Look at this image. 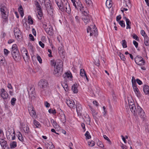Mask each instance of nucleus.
<instances>
[{
	"label": "nucleus",
	"mask_w": 149,
	"mask_h": 149,
	"mask_svg": "<svg viewBox=\"0 0 149 149\" xmlns=\"http://www.w3.org/2000/svg\"><path fill=\"white\" fill-rule=\"evenodd\" d=\"M76 107V111L77 113H80V112L82 110L81 105L79 104H77Z\"/></svg>",
	"instance_id": "nucleus-31"
},
{
	"label": "nucleus",
	"mask_w": 149,
	"mask_h": 149,
	"mask_svg": "<svg viewBox=\"0 0 149 149\" xmlns=\"http://www.w3.org/2000/svg\"><path fill=\"white\" fill-rule=\"evenodd\" d=\"M19 135V136L18 137V138L19 139L20 141H23V138L22 136V135L21 133L20 132H19V135Z\"/></svg>",
	"instance_id": "nucleus-56"
},
{
	"label": "nucleus",
	"mask_w": 149,
	"mask_h": 149,
	"mask_svg": "<svg viewBox=\"0 0 149 149\" xmlns=\"http://www.w3.org/2000/svg\"><path fill=\"white\" fill-rule=\"evenodd\" d=\"M95 64L97 66H99L100 65V61L98 58H96L95 60Z\"/></svg>",
	"instance_id": "nucleus-54"
},
{
	"label": "nucleus",
	"mask_w": 149,
	"mask_h": 149,
	"mask_svg": "<svg viewBox=\"0 0 149 149\" xmlns=\"http://www.w3.org/2000/svg\"><path fill=\"white\" fill-rule=\"evenodd\" d=\"M28 20H29V23L32 24L33 23V21L31 17L30 16H29L28 17Z\"/></svg>",
	"instance_id": "nucleus-51"
},
{
	"label": "nucleus",
	"mask_w": 149,
	"mask_h": 149,
	"mask_svg": "<svg viewBox=\"0 0 149 149\" xmlns=\"http://www.w3.org/2000/svg\"><path fill=\"white\" fill-rule=\"evenodd\" d=\"M34 4L36 6V9L37 10H39L42 9L40 6L37 1H35Z\"/></svg>",
	"instance_id": "nucleus-26"
},
{
	"label": "nucleus",
	"mask_w": 149,
	"mask_h": 149,
	"mask_svg": "<svg viewBox=\"0 0 149 149\" xmlns=\"http://www.w3.org/2000/svg\"><path fill=\"white\" fill-rule=\"evenodd\" d=\"M0 93L1 96L4 100L7 99L8 98V94L4 88L1 89Z\"/></svg>",
	"instance_id": "nucleus-11"
},
{
	"label": "nucleus",
	"mask_w": 149,
	"mask_h": 149,
	"mask_svg": "<svg viewBox=\"0 0 149 149\" xmlns=\"http://www.w3.org/2000/svg\"><path fill=\"white\" fill-rule=\"evenodd\" d=\"M60 119L61 121L63 123H65L66 121V119L65 114L63 113H62L61 115Z\"/></svg>",
	"instance_id": "nucleus-27"
},
{
	"label": "nucleus",
	"mask_w": 149,
	"mask_h": 149,
	"mask_svg": "<svg viewBox=\"0 0 149 149\" xmlns=\"http://www.w3.org/2000/svg\"><path fill=\"white\" fill-rule=\"evenodd\" d=\"M37 59L40 63H42V59L38 55L37 56Z\"/></svg>",
	"instance_id": "nucleus-63"
},
{
	"label": "nucleus",
	"mask_w": 149,
	"mask_h": 149,
	"mask_svg": "<svg viewBox=\"0 0 149 149\" xmlns=\"http://www.w3.org/2000/svg\"><path fill=\"white\" fill-rule=\"evenodd\" d=\"M29 88V90L28 89H27L29 97L31 100L34 99L36 95L35 88L32 86H31Z\"/></svg>",
	"instance_id": "nucleus-6"
},
{
	"label": "nucleus",
	"mask_w": 149,
	"mask_h": 149,
	"mask_svg": "<svg viewBox=\"0 0 149 149\" xmlns=\"http://www.w3.org/2000/svg\"><path fill=\"white\" fill-rule=\"evenodd\" d=\"M111 2L110 0H107L106 2V5L108 8H111L112 6Z\"/></svg>",
	"instance_id": "nucleus-35"
},
{
	"label": "nucleus",
	"mask_w": 149,
	"mask_h": 149,
	"mask_svg": "<svg viewBox=\"0 0 149 149\" xmlns=\"http://www.w3.org/2000/svg\"><path fill=\"white\" fill-rule=\"evenodd\" d=\"M38 11V15L37 16L39 19L41 20L42 18V17L43 16V13L42 9L39 10Z\"/></svg>",
	"instance_id": "nucleus-24"
},
{
	"label": "nucleus",
	"mask_w": 149,
	"mask_h": 149,
	"mask_svg": "<svg viewBox=\"0 0 149 149\" xmlns=\"http://www.w3.org/2000/svg\"><path fill=\"white\" fill-rule=\"evenodd\" d=\"M0 9L3 21L5 23L8 22V10L6 7L3 5L0 6Z\"/></svg>",
	"instance_id": "nucleus-2"
},
{
	"label": "nucleus",
	"mask_w": 149,
	"mask_h": 149,
	"mask_svg": "<svg viewBox=\"0 0 149 149\" xmlns=\"http://www.w3.org/2000/svg\"><path fill=\"white\" fill-rule=\"evenodd\" d=\"M33 124L36 127H41V125L40 123L36 120H33Z\"/></svg>",
	"instance_id": "nucleus-37"
},
{
	"label": "nucleus",
	"mask_w": 149,
	"mask_h": 149,
	"mask_svg": "<svg viewBox=\"0 0 149 149\" xmlns=\"http://www.w3.org/2000/svg\"><path fill=\"white\" fill-rule=\"evenodd\" d=\"M118 23L122 27L124 28L125 27V22L123 21H120L118 22Z\"/></svg>",
	"instance_id": "nucleus-46"
},
{
	"label": "nucleus",
	"mask_w": 149,
	"mask_h": 149,
	"mask_svg": "<svg viewBox=\"0 0 149 149\" xmlns=\"http://www.w3.org/2000/svg\"><path fill=\"white\" fill-rule=\"evenodd\" d=\"M77 84H74L72 87V89L74 93H77L78 92V90L77 87Z\"/></svg>",
	"instance_id": "nucleus-20"
},
{
	"label": "nucleus",
	"mask_w": 149,
	"mask_h": 149,
	"mask_svg": "<svg viewBox=\"0 0 149 149\" xmlns=\"http://www.w3.org/2000/svg\"><path fill=\"white\" fill-rule=\"evenodd\" d=\"M46 32L50 36H52L53 34V30L52 27L49 26L47 28L45 29Z\"/></svg>",
	"instance_id": "nucleus-13"
},
{
	"label": "nucleus",
	"mask_w": 149,
	"mask_h": 149,
	"mask_svg": "<svg viewBox=\"0 0 149 149\" xmlns=\"http://www.w3.org/2000/svg\"><path fill=\"white\" fill-rule=\"evenodd\" d=\"M16 100V99L15 98H13L12 99L10 102L12 105L14 106L15 104V102Z\"/></svg>",
	"instance_id": "nucleus-50"
},
{
	"label": "nucleus",
	"mask_w": 149,
	"mask_h": 149,
	"mask_svg": "<svg viewBox=\"0 0 149 149\" xmlns=\"http://www.w3.org/2000/svg\"><path fill=\"white\" fill-rule=\"evenodd\" d=\"M63 77L64 78L67 79L69 77L72 78V75L70 72H67L63 74Z\"/></svg>",
	"instance_id": "nucleus-19"
},
{
	"label": "nucleus",
	"mask_w": 149,
	"mask_h": 149,
	"mask_svg": "<svg viewBox=\"0 0 149 149\" xmlns=\"http://www.w3.org/2000/svg\"><path fill=\"white\" fill-rule=\"evenodd\" d=\"M23 130L26 133L28 134L29 131V128L27 125L25 127H24Z\"/></svg>",
	"instance_id": "nucleus-45"
},
{
	"label": "nucleus",
	"mask_w": 149,
	"mask_h": 149,
	"mask_svg": "<svg viewBox=\"0 0 149 149\" xmlns=\"http://www.w3.org/2000/svg\"><path fill=\"white\" fill-rule=\"evenodd\" d=\"M12 51L11 52H14L16 51H19L17 49V47L15 44L13 45L12 47Z\"/></svg>",
	"instance_id": "nucleus-33"
},
{
	"label": "nucleus",
	"mask_w": 149,
	"mask_h": 149,
	"mask_svg": "<svg viewBox=\"0 0 149 149\" xmlns=\"http://www.w3.org/2000/svg\"><path fill=\"white\" fill-rule=\"evenodd\" d=\"M56 2L60 9L62 8V5L63 3L61 0H55Z\"/></svg>",
	"instance_id": "nucleus-23"
},
{
	"label": "nucleus",
	"mask_w": 149,
	"mask_h": 149,
	"mask_svg": "<svg viewBox=\"0 0 149 149\" xmlns=\"http://www.w3.org/2000/svg\"><path fill=\"white\" fill-rule=\"evenodd\" d=\"M62 7H63L62 8H61L60 9L61 10V11H64V10H65V9L66 8V2H65L64 3H63Z\"/></svg>",
	"instance_id": "nucleus-59"
},
{
	"label": "nucleus",
	"mask_w": 149,
	"mask_h": 149,
	"mask_svg": "<svg viewBox=\"0 0 149 149\" xmlns=\"http://www.w3.org/2000/svg\"><path fill=\"white\" fill-rule=\"evenodd\" d=\"M82 14H83V16H91L88 13V12L87 10L86 11V10L85 9L83 10V11L81 12Z\"/></svg>",
	"instance_id": "nucleus-39"
},
{
	"label": "nucleus",
	"mask_w": 149,
	"mask_h": 149,
	"mask_svg": "<svg viewBox=\"0 0 149 149\" xmlns=\"http://www.w3.org/2000/svg\"><path fill=\"white\" fill-rule=\"evenodd\" d=\"M58 52L60 54H63V48L62 47H59L58 48Z\"/></svg>",
	"instance_id": "nucleus-38"
},
{
	"label": "nucleus",
	"mask_w": 149,
	"mask_h": 149,
	"mask_svg": "<svg viewBox=\"0 0 149 149\" xmlns=\"http://www.w3.org/2000/svg\"><path fill=\"white\" fill-rule=\"evenodd\" d=\"M6 63V61L4 57L2 56H0V65H3Z\"/></svg>",
	"instance_id": "nucleus-25"
},
{
	"label": "nucleus",
	"mask_w": 149,
	"mask_h": 149,
	"mask_svg": "<svg viewBox=\"0 0 149 149\" xmlns=\"http://www.w3.org/2000/svg\"><path fill=\"white\" fill-rule=\"evenodd\" d=\"M66 8L64 10L68 13L69 14L71 12V8L69 4L67 1H66Z\"/></svg>",
	"instance_id": "nucleus-18"
},
{
	"label": "nucleus",
	"mask_w": 149,
	"mask_h": 149,
	"mask_svg": "<svg viewBox=\"0 0 149 149\" xmlns=\"http://www.w3.org/2000/svg\"><path fill=\"white\" fill-rule=\"evenodd\" d=\"M29 111L30 115L32 117L35 116L36 113L34 110V108L32 106H30L29 108Z\"/></svg>",
	"instance_id": "nucleus-14"
},
{
	"label": "nucleus",
	"mask_w": 149,
	"mask_h": 149,
	"mask_svg": "<svg viewBox=\"0 0 149 149\" xmlns=\"http://www.w3.org/2000/svg\"><path fill=\"white\" fill-rule=\"evenodd\" d=\"M75 19L76 20V21L79 24L80 22L79 17L78 16H77L75 17Z\"/></svg>",
	"instance_id": "nucleus-64"
},
{
	"label": "nucleus",
	"mask_w": 149,
	"mask_h": 149,
	"mask_svg": "<svg viewBox=\"0 0 149 149\" xmlns=\"http://www.w3.org/2000/svg\"><path fill=\"white\" fill-rule=\"evenodd\" d=\"M48 112L49 113H52L54 114L56 113V110L55 109L53 110L52 109H50L49 110Z\"/></svg>",
	"instance_id": "nucleus-57"
},
{
	"label": "nucleus",
	"mask_w": 149,
	"mask_h": 149,
	"mask_svg": "<svg viewBox=\"0 0 149 149\" xmlns=\"http://www.w3.org/2000/svg\"><path fill=\"white\" fill-rule=\"evenodd\" d=\"M18 11L21 15V16L22 17L24 15L23 10L22 6H20L18 9Z\"/></svg>",
	"instance_id": "nucleus-32"
},
{
	"label": "nucleus",
	"mask_w": 149,
	"mask_h": 149,
	"mask_svg": "<svg viewBox=\"0 0 149 149\" xmlns=\"http://www.w3.org/2000/svg\"><path fill=\"white\" fill-rule=\"evenodd\" d=\"M136 111V115L135 116H137V113L138 112L140 117L141 118L144 119L145 116V112L142 108L139 106H137Z\"/></svg>",
	"instance_id": "nucleus-8"
},
{
	"label": "nucleus",
	"mask_w": 149,
	"mask_h": 149,
	"mask_svg": "<svg viewBox=\"0 0 149 149\" xmlns=\"http://www.w3.org/2000/svg\"><path fill=\"white\" fill-rule=\"evenodd\" d=\"M91 16H83L82 17V20L86 24L88 23L90 20L91 19Z\"/></svg>",
	"instance_id": "nucleus-16"
},
{
	"label": "nucleus",
	"mask_w": 149,
	"mask_h": 149,
	"mask_svg": "<svg viewBox=\"0 0 149 149\" xmlns=\"http://www.w3.org/2000/svg\"><path fill=\"white\" fill-rule=\"evenodd\" d=\"M14 35L16 38L19 39H21V38H22V33L18 28H14Z\"/></svg>",
	"instance_id": "nucleus-10"
},
{
	"label": "nucleus",
	"mask_w": 149,
	"mask_h": 149,
	"mask_svg": "<svg viewBox=\"0 0 149 149\" xmlns=\"http://www.w3.org/2000/svg\"><path fill=\"white\" fill-rule=\"evenodd\" d=\"M11 148H14L17 146V143L15 141H13L10 144Z\"/></svg>",
	"instance_id": "nucleus-40"
},
{
	"label": "nucleus",
	"mask_w": 149,
	"mask_h": 149,
	"mask_svg": "<svg viewBox=\"0 0 149 149\" xmlns=\"http://www.w3.org/2000/svg\"><path fill=\"white\" fill-rule=\"evenodd\" d=\"M73 3V6L77 8L79 4L80 3V1L79 0H71Z\"/></svg>",
	"instance_id": "nucleus-21"
},
{
	"label": "nucleus",
	"mask_w": 149,
	"mask_h": 149,
	"mask_svg": "<svg viewBox=\"0 0 149 149\" xmlns=\"http://www.w3.org/2000/svg\"><path fill=\"white\" fill-rule=\"evenodd\" d=\"M103 137L107 141L109 142V143L110 144H111V141L109 139L106 135H104L103 136Z\"/></svg>",
	"instance_id": "nucleus-53"
},
{
	"label": "nucleus",
	"mask_w": 149,
	"mask_h": 149,
	"mask_svg": "<svg viewBox=\"0 0 149 149\" xmlns=\"http://www.w3.org/2000/svg\"><path fill=\"white\" fill-rule=\"evenodd\" d=\"M90 109L93 112V115H95L97 114V113L91 107H90Z\"/></svg>",
	"instance_id": "nucleus-61"
},
{
	"label": "nucleus",
	"mask_w": 149,
	"mask_h": 149,
	"mask_svg": "<svg viewBox=\"0 0 149 149\" xmlns=\"http://www.w3.org/2000/svg\"><path fill=\"white\" fill-rule=\"evenodd\" d=\"M145 61L143 59L141 61L138 62L137 64L140 65H144L145 63Z\"/></svg>",
	"instance_id": "nucleus-49"
},
{
	"label": "nucleus",
	"mask_w": 149,
	"mask_h": 149,
	"mask_svg": "<svg viewBox=\"0 0 149 149\" xmlns=\"http://www.w3.org/2000/svg\"><path fill=\"white\" fill-rule=\"evenodd\" d=\"M125 2V5L126 6H128L129 5L130 6V1L129 0H124Z\"/></svg>",
	"instance_id": "nucleus-60"
},
{
	"label": "nucleus",
	"mask_w": 149,
	"mask_h": 149,
	"mask_svg": "<svg viewBox=\"0 0 149 149\" xmlns=\"http://www.w3.org/2000/svg\"><path fill=\"white\" fill-rule=\"evenodd\" d=\"M85 1L87 6L90 7H92L93 3L91 0H85Z\"/></svg>",
	"instance_id": "nucleus-36"
},
{
	"label": "nucleus",
	"mask_w": 149,
	"mask_h": 149,
	"mask_svg": "<svg viewBox=\"0 0 149 149\" xmlns=\"http://www.w3.org/2000/svg\"><path fill=\"white\" fill-rule=\"evenodd\" d=\"M77 9L78 10H79L81 12H82L85 9V8H84V7L82 6V4L81 3V2H80V3L79 4V5Z\"/></svg>",
	"instance_id": "nucleus-34"
},
{
	"label": "nucleus",
	"mask_w": 149,
	"mask_h": 149,
	"mask_svg": "<svg viewBox=\"0 0 149 149\" xmlns=\"http://www.w3.org/2000/svg\"><path fill=\"white\" fill-rule=\"evenodd\" d=\"M46 9L48 13L51 14L53 13V9L52 8V6H50L49 8H47Z\"/></svg>",
	"instance_id": "nucleus-43"
},
{
	"label": "nucleus",
	"mask_w": 149,
	"mask_h": 149,
	"mask_svg": "<svg viewBox=\"0 0 149 149\" xmlns=\"http://www.w3.org/2000/svg\"><path fill=\"white\" fill-rule=\"evenodd\" d=\"M123 18L124 19H125V21L126 22L127 25L126 29H130V25L131 24V22L130 21V20L125 17H124Z\"/></svg>",
	"instance_id": "nucleus-17"
},
{
	"label": "nucleus",
	"mask_w": 149,
	"mask_h": 149,
	"mask_svg": "<svg viewBox=\"0 0 149 149\" xmlns=\"http://www.w3.org/2000/svg\"><path fill=\"white\" fill-rule=\"evenodd\" d=\"M119 56L120 57L121 60L123 61H125V58L124 55L121 53H120L119 54H118Z\"/></svg>",
	"instance_id": "nucleus-44"
},
{
	"label": "nucleus",
	"mask_w": 149,
	"mask_h": 149,
	"mask_svg": "<svg viewBox=\"0 0 149 149\" xmlns=\"http://www.w3.org/2000/svg\"><path fill=\"white\" fill-rule=\"evenodd\" d=\"M95 144V142L94 141H92L90 142H88V145L90 146H93Z\"/></svg>",
	"instance_id": "nucleus-58"
},
{
	"label": "nucleus",
	"mask_w": 149,
	"mask_h": 149,
	"mask_svg": "<svg viewBox=\"0 0 149 149\" xmlns=\"http://www.w3.org/2000/svg\"><path fill=\"white\" fill-rule=\"evenodd\" d=\"M143 58L141 56H136L134 58V61L136 63H137L139 61L143 60Z\"/></svg>",
	"instance_id": "nucleus-28"
},
{
	"label": "nucleus",
	"mask_w": 149,
	"mask_h": 149,
	"mask_svg": "<svg viewBox=\"0 0 149 149\" xmlns=\"http://www.w3.org/2000/svg\"><path fill=\"white\" fill-rule=\"evenodd\" d=\"M122 45L123 48H126L127 47V42L126 41L124 40L122 41Z\"/></svg>",
	"instance_id": "nucleus-47"
},
{
	"label": "nucleus",
	"mask_w": 149,
	"mask_h": 149,
	"mask_svg": "<svg viewBox=\"0 0 149 149\" xmlns=\"http://www.w3.org/2000/svg\"><path fill=\"white\" fill-rule=\"evenodd\" d=\"M3 51L4 54L6 56H7L10 53V51H9L8 49H4Z\"/></svg>",
	"instance_id": "nucleus-55"
},
{
	"label": "nucleus",
	"mask_w": 149,
	"mask_h": 149,
	"mask_svg": "<svg viewBox=\"0 0 149 149\" xmlns=\"http://www.w3.org/2000/svg\"><path fill=\"white\" fill-rule=\"evenodd\" d=\"M48 83L46 80H41L38 83V86L43 90H46L48 86Z\"/></svg>",
	"instance_id": "nucleus-3"
},
{
	"label": "nucleus",
	"mask_w": 149,
	"mask_h": 149,
	"mask_svg": "<svg viewBox=\"0 0 149 149\" xmlns=\"http://www.w3.org/2000/svg\"><path fill=\"white\" fill-rule=\"evenodd\" d=\"M47 8H49L50 6H51L50 3V1L49 0H45V2L44 3Z\"/></svg>",
	"instance_id": "nucleus-29"
},
{
	"label": "nucleus",
	"mask_w": 149,
	"mask_h": 149,
	"mask_svg": "<svg viewBox=\"0 0 149 149\" xmlns=\"http://www.w3.org/2000/svg\"><path fill=\"white\" fill-rule=\"evenodd\" d=\"M133 88L134 92L136 95H138V94H139V91L137 87Z\"/></svg>",
	"instance_id": "nucleus-42"
},
{
	"label": "nucleus",
	"mask_w": 149,
	"mask_h": 149,
	"mask_svg": "<svg viewBox=\"0 0 149 149\" xmlns=\"http://www.w3.org/2000/svg\"><path fill=\"white\" fill-rule=\"evenodd\" d=\"M144 43L146 46L149 45V39L147 35H146L144 38Z\"/></svg>",
	"instance_id": "nucleus-30"
},
{
	"label": "nucleus",
	"mask_w": 149,
	"mask_h": 149,
	"mask_svg": "<svg viewBox=\"0 0 149 149\" xmlns=\"http://www.w3.org/2000/svg\"><path fill=\"white\" fill-rule=\"evenodd\" d=\"M129 107L131 112L133 113L134 116L136 115V108L135 104L134 102L131 101L130 102L129 101Z\"/></svg>",
	"instance_id": "nucleus-7"
},
{
	"label": "nucleus",
	"mask_w": 149,
	"mask_h": 149,
	"mask_svg": "<svg viewBox=\"0 0 149 149\" xmlns=\"http://www.w3.org/2000/svg\"><path fill=\"white\" fill-rule=\"evenodd\" d=\"M143 90L144 92L146 94H149V86H144Z\"/></svg>",
	"instance_id": "nucleus-22"
},
{
	"label": "nucleus",
	"mask_w": 149,
	"mask_h": 149,
	"mask_svg": "<svg viewBox=\"0 0 149 149\" xmlns=\"http://www.w3.org/2000/svg\"><path fill=\"white\" fill-rule=\"evenodd\" d=\"M11 55L14 60L15 61H18L20 59V56L19 51L11 52Z\"/></svg>",
	"instance_id": "nucleus-9"
},
{
	"label": "nucleus",
	"mask_w": 149,
	"mask_h": 149,
	"mask_svg": "<svg viewBox=\"0 0 149 149\" xmlns=\"http://www.w3.org/2000/svg\"><path fill=\"white\" fill-rule=\"evenodd\" d=\"M0 144L3 148L8 147L7 142L3 139H0Z\"/></svg>",
	"instance_id": "nucleus-15"
},
{
	"label": "nucleus",
	"mask_w": 149,
	"mask_h": 149,
	"mask_svg": "<svg viewBox=\"0 0 149 149\" xmlns=\"http://www.w3.org/2000/svg\"><path fill=\"white\" fill-rule=\"evenodd\" d=\"M51 122L52 123L54 127H55V126H56L57 125V123L53 119H51Z\"/></svg>",
	"instance_id": "nucleus-52"
},
{
	"label": "nucleus",
	"mask_w": 149,
	"mask_h": 149,
	"mask_svg": "<svg viewBox=\"0 0 149 149\" xmlns=\"http://www.w3.org/2000/svg\"><path fill=\"white\" fill-rule=\"evenodd\" d=\"M22 56L25 62L28 61L30 58L27 50L24 47H23L21 49Z\"/></svg>",
	"instance_id": "nucleus-5"
},
{
	"label": "nucleus",
	"mask_w": 149,
	"mask_h": 149,
	"mask_svg": "<svg viewBox=\"0 0 149 149\" xmlns=\"http://www.w3.org/2000/svg\"><path fill=\"white\" fill-rule=\"evenodd\" d=\"M95 26V25H94L93 28H91L90 26H88L87 29V33L90 32V36H96L98 35V32L97 28Z\"/></svg>",
	"instance_id": "nucleus-4"
},
{
	"label": "nucleus",
	"mask_w": 149,
	"mask_h": 149,
	"mask_svg": "<svg viewBox=\"0 0 149 149\" xmlns=\"http://www.w3.org/2000/svg\"><path fill=\"white\" fill-rule=\"evenodd\" d=\"M47 148L48 149H55L54 146L52 144L51 145H49Z\"/></svg>",
	"instance_id": "nucleus-62"
},
{
	"label": "nucleus",
	"mask_w": 149,
	"mask_h": 149,
	"mask_svg": "<svg viewBox=\"0 0 149 149\" xmlns=\"http://www.w3.org/2000/svg\"><path fill=\"white\" fill-rule=\"evenodd\" d=\"M63 70V63L60 59L56 60V65L55 67L54 74L55 76L58 77L61 75Z\"/></svg>",
	"instance_id": "nucleus-1"
},
{
	"label": "nucleus",
	"mask_w": 149,
	"mask_h": 149,
	"mask_svg": "<svg viewBox=\"0 0 149 149\" xmlns=\"http://www.w3.org/2000/svg\"><path fill=\"white\" fill-rule=\"evenodd\" d=\"M86 74L84 69H81L80 71V75L82 77H84V76Z\"/></svg>",
	"instance_id": "nucleus-41"
},
{
	"label": "nucleus",
	"mask_w": 149,
	"mask_h": 149,
	"mask_svg": "<svg viewBox=\"0 0 149 149\" xmlns=\"http://www.w3.org/2000/svg\"><path fill=\"white\" fill-rule=\"evenodd\" d=\"M66 103L67 105L71 108L74 109L75 108V103L73 100L69 99L66 100Z\"/></svg>",
	"instance_id": "nucleus-12"
},
{
	"label": "nucleus",
	"mask_w": 149,
	"mask_h": 149,
	"mask_svg": "<svg viewBox=\"0 0 149 149\" xmlns=\"http://www.w3.org/2000/svg\"><path fill=\"white\" fill-rule=\"evenodd\" d=\"M85 136L86 139H90L91 138V136L90 135V133L88 131H86L85 134Z\"/></svg>",
	"instance_id": "nucleus-48"
}]
</instances>
